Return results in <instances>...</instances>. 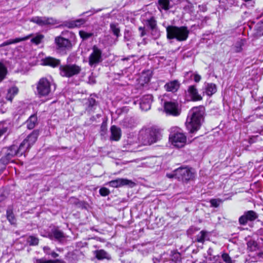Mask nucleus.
<instances>
[{
    "label": "nucleus",
    "instance_id": "6e6552de",
    "mask_svg": "<svg viewBox=\"0 0 263 263\" xmlns=\"http://www.w3.org/2000/svg\"><path fill=\"white\" fill-rule=\"evenodd\" d=\"M176 179L183 182L193 180L195 177L194 170L189 167H180L175 170Z\"/></svg>",
    "mask_w": 263,
    "mask_h": 263
},
{
    "label": "nucleus",
    "instance_id": "6ab92c4d",
    "mask_svg": "<svg viewBox=\"0 0 263 263\" xmlns=\"http://www.w3.org/2000/svg\"><path fill=\"white\" fill-rule=\"evenodd\" d=\"M175 5L173 0H158V8L160 11H167Z\"/></svg>",
    "mask_w": 263,
    "mask_h": 263
},
{
    "label": "nucleus",
    "instance_id": "8fccbe9b",
    "mask_svg": "<svg viewBox=\"0 0 263 263\" xmlns=\"http://www.w3.org/2000/svg\"><path fill=\"white\" fill-rule=\"evenodd\" d=\"M260 139V137L258 135L255 136H252L249 139V143L250 144H252L258 142Z\"/></svg>",
    "mask_w": 263,
    "mask_h": 263
},
{
    "label": "nucleus",
    "instance_id": "c03bdc74",
    "mask_svg": "<svg viewBox=\"0 0 263 263\" xmlns=\"http://www.w3.org/2000/svg\"><path fill=\"white\" fill-rule=\"evenodd\" d=\"M43 35L37 34L35 36L31 39V42L32 43L35 44V45H38L41 42V41L43 40Z\"/></svg>",
    "mask_w": 263,
    "mask_h": 263
},
{
    "label": "nucleus",
    "instance_id": "f3484780",
    "mask_svg": "<svg viewBox=\"0 0 263 263\" xmlns=\"http://www.w3.org/2000/svg\"><path fill=\"white\" fill-rule=\"evenodd\" d=\"M18 152L17 146L14 145L11 146L8 149L5 156L1 158V161L4 163H8L12 157L15 156H19Z\"/></svg>",
    "mask_w": 263,
    "mask_h": 263
},
{
    "label": "nucleus",
    "instance_id": "a18cd8bd",
    "mask_svg": "<svg viewBox=\"0 0 263 263\" xmlns=\"http://www.w3.org/2000/svg\"><path fill=\"white\" fill-rule=\"evenodd\" d=\"M221 257L226 263H233L234 262L228 253H223Z\"/></svg>",
    "mask_w": 263,
    "mask_h": 263
},
{
    "label": "nucleus",
    "instance_id": "aec40b11",
    "mask_svg": "<svg viewBox=\"0 0 263 263\" xmlns=\"http://www.w3.org/2000/svg\"><path fill=\"white\" fill-rule=\"evenodd\" d=\"M180 86L179 82L177 80H175L166 83L164 85V88L167 91L175 93L179 89Z\"/></svg>",
    "mask_w": 263,
    "mask_h": 263
},
{
    "label": "nucleus",
    "instance_id": "c756f323",
    "mask_svg": "<svg viewBox=\"0 0 263 263\" xmlns=\"http://www.w3.org/2000/svg\"><path fill=\"white\" fill-rule=\"evenodd\" d=\"M249 256L250 257L249 259L251 262H257L263 259V252L262 251H259L256 253H250Z\"/></svg>",
    "mask_w": 263,
    "mask_h": 263
},
{
    "label": "nucleus",
    "instance_id": "f8f14e48",
    "mask_svg": "<svg viewBox=\"0 0 263 263\" xmlns=\"http://www.w3.org/2000/svg\"><path fill=\"white\" fill-rule=\"evenodd\" d=\"M29 21L41 26L54 25L56 23L55 20L53 18L45 16H33L29 18Z\"/></svg>",
    "mask_w": 263,
    "mask_h": 263
},
{
    "label": "nucleus",
    "instance_id": "20e7f679",
    "mask_svg": "<svg viewBox=\"0 0 263 263\" xmlns=\"http://www.w3.org/2000/svg\"><path fill=\"white\" fill-rule=\"evenodd\" d=\"M166 30L168 39H176L179 42L186 41L190 33V30L186 26L177 27L169 25L166 27Z\"/></svg>",
    "mask_w": 263,
    "mask_h": 263
},
{
    "label": "nucleus",
    "instance_id": "6e6d98bb",
    "mask_svg": "<svg viewBox=\"0 0 263 263\" xmlns=\"http://www.w3.org/2000/svg\"><path fill=\"white\" fill-rule=\"evenodd\" d=\"M95 12H96V11H95L94 9H91L88 11L83 12V16H84V15H86L87 16H90V15H92V14H93Z\"/></svg>",
    "mask_w": 263,
    "mask_h": 263
},
{
    "label": "nucleus",
    "instance_id": "2f4dec72",
    "mask_svg": "<svg viewBox=\"0 0 263 263\" xmlns=\"http://www.w3.org/2000/svg\"><path fill=\"white\" fill-rule=\"evenodd\" d=\"M217 91L216 85L213 83H208L205 86V93L209 96H211Z\"/></svg>",
    "mask_w": 263,
    "mask_h": 263
},
{
    "label": "nucleus",
    "instance_id": "2eb2a0df",
    "mask_svg": "<svg viewBox=\"0 0 263 263\" xmlns=\"http://www.w3.org/2000/svg\"><path fill=\"white\" fill-rule=\"evenodd\" d=\"M153 101V97L152 95L147 94L143 96L139 102L141 109L143 111H147L150 109Z\"/></svg>",
    "mask_w": 263,
    "mask_h": 263
},
{
    "label": "nucleus",
    "instance_id": "0eeeda50",
    "mask_svg": "<svg viewBox=\"0 0 263 263\" xmlns=\"http://www.w3.org/2000/svg\"><path fill=\"white\" fill-rule=\"evenodd\" d=\"M161 104L166 114L173 116H178L180 115V109L178 103L175 99H170L167 95H164L161 99Z\"/></svg>",
    "mask_w": 263,
    "mask_h": 263
},
{
    "label": "nucleus",
    "instance_id": "9b49d317",
    "mask_svg": "<svg viewBox=\"0 0 263 263\" xmlns=\"http://www.w3.org/2000/svg\"><path fill=\"white\" fill-rule=\"evenodd\" d=\"M258 217V214L253 210L245 211L243 214L239 218L238 222L240 225L245 226L249 221H253Z\"/></svg>",
    "mask_w": 263,
    "mask_h": 263
},
{
    "label": "nucleus",
    "instance_id": "423d86ee",
    "mask_svg": "<svg viewBox=\"0 0 263 263\" xmlns=\"http://www.w3.org/2000/svg\"><path fill=\"white\" fill-rule=\"evenodd\" d=\"M74 38L75 35L71 32L67 30L62 31L61 35L55 39L57 49L60 50L70 49L71 47V41Z\"/></svg>",
    "mask_w": 263,
    "mask_h": 263
},
{
    "label": "nucleus",
    "instance_id": "bb28decb",
    "mask_svg": "<svg viewBox=\"0 0 263 263\" xmlns=\"http://www.w3.org/2000/svg\"><path fill=\"white\" fill-rule=\"evenodd\" d=\"M12 127V124L9 120L0 122V137Z\"/></svg>",
    "mask_w": 263,
    "mask_h": 263
},
{
    "label": "nucleus",
    "instance_id": "ddd939ff",
    "mask_svg": "<svg viewBox=\"0 0 263 263\" xmlns=\"http://www.w3.org/2000/svg\"><path fill=\"white\" fill-rule=\"evenodd\" d=\"M96 96L91 95L88 99H86L85 103V112L90 114L94 112L99 105V103L96 100Z\"/></svg>",
    "mask_w": 263,
    "mask_h": 263
},
{
    "label": "nucleus",
    "instance_id": "4be33fe9",
    "mask_svg": "<svg viewBox=\"0 0 263 263\" xmlns=\"http://www.w3.org/2000/svg\"><path fill=\"white\" fill-rule=\"evenodd\" d=\"M110 139L114 141H119L121 136V129L116 125H112L110 127Z\"/></svg>",
    "mask_w": 263,
    "mask_h": 263
},
{
    "label": "nucleus",
    "instance_id": "49530a36",
    "mask_svg": "<svg viewBox=\"0 0 263 263\" xmlns=\"http://www.w3.org/2000/svg\"><path fill=\"white\" fill-rule=\"evenodd\" d=\"M221 202V200L219 199H212L210 200L212 206L215 208H217Z\"/></svg>",
    "mask_w": 263,
    "mask_h": 263
},
{
    "label": "nucleus",
    "instance_id": "774afa93",
    "mask_svg": "<svg viewBox=\"0 0 263 263\" xmlns=\"http://www.w3.org/2000/svg\"><path fill=\"white\" fill-rule=\"evenodd\" d=\"M146 43H147L146 39L144 38V39H143L141 43H138V46H139L140 44H142L145 45Z\"/></svg>",
    "mask_w": 263,
    "mask_h": 263
},
{
    "label": "nucleus",
    "instance_id": "09e8293b",
    "mask_svg": "<svg viewBox=\"0 0 263 263\" xmlns=\"http://www.w3.org/2000/svg\"><path fill=\"white\" fill-rule=\"evenodd\" d=\"M107 131V123L103 121L100 127V133L102 135H104Z\"/></svg>",
    "mask_w": 263,
    "mask_h": 263
},
{
    "label": "nucleus",
    "instance_id": "a878e982",
    "mask_svg": "<svg viewBox=\"0 0 263 263\" xmlns=\"http://www.w3.org/2000/svg\"><path fill=\"white\" fill-rule=\"evenodd\" d=\"M94 254L98 260L107 259L110 260L111 256L105 250L103 249L98 250L94 251Z\"/></svg>",
    "mask_w": 263,
    "mask_h": 263
},
{
    "label": "nucleus",
    "instance_id": "cd10ccee",
    "mask_svg": "<svg viewBox=\"0 0 263 263\" xmlns=\"http://www.w3.org/2000/svg\"><path fill=\"white\" fill-rule=\"evenodd\" d=\"M60 64V61L59 60H57L51 57L46 58L43 61V64L44 65L50 66L52 67H57Z\"/></svg>",
    "mask_w": 263,
    "mask_h": 263
},
{
    "label": "nucleus",
    "instance_id": "58836bf2",
    "mask_svg": "<svg viewBox=\"0 0 263 263\" xmlns=\"http://www.w3.org/2000/svg\"><path fill=\"white\" fill-rule=\"evenodd\" d=\"M7 218L11 224H15L16 219L11 208H9L7 210Z\"/></svg>",
    "mask_w": 263,
    "mask_h": 263
},
{
    "label": "nucleus",
    "instance_id": "c9c22d12",
    "mask_svg": "<svg viewBox=\"0 0 263 263\" xmlns=\"http://www.w3.org/2000/svg\"><path fill=\"white\" fill-rule=\"evenodd\" d=\"M208 232L202 230L196 236V241L203 243L207 239Z\"/></svg>",
    "mask_w": 263,
    "mask_h": 263
},
{
    "label": "nucleus",
    "instance_id": "dca6fc26",
    "mask_svg": "<svg viewBox=\"0 0 263 263\" xmlns=\"http://www.w3.org/2000/svg\"><path fill=\"white\" fill-rule=\"evenodd\" d=\"M108 184L110 186L113 187H119L124 185H128L133 187L135 185V183L132 180L127 179L118 178L109 181Z\"/></svg>",
    "mask_w": 263,
    "mask_h": 263
},
{
    "label": "nucleus",
    "instance_id": "4c0bfd02",
    "mask_svg": "<svg viewBox=\"0 0 263 263\" xmlns=\"http://www.w3.org/2000/svg\"><path fill=\"white\" fill-rule=\"evenodd\" d=\"M248 249L251 253L254 252L258 249L257 243L254 240H250L247 242Z\"/></svg>",
    "mask_w": 263,
    "mask_h": 263
},
{
    "label": "nucleus",
    "instance_id": "1a4fd4ad",
    "mask_svg": "<svg viewBox=\"0 0 263 263\" xmlns=\"http://www.w3.org/2000/svg\"><path fill=\"white\" fill-rule=\"evenodd\" d=\"M80 66L76 64L67 63L59 67L60 74L63 77L70 78L80 73Z\"/></svg>",
    "mask_w": 263,
    "mask_h": 263
},
{
    "label": "nucleus",
    "instance_id": "37998d69",
    "mask_svg": "<svg viewBox=\"0 0 263 263\" xmlns=\"http://www.w3.org/2000/svg\"><path fill=\"white\" fill-rule=\"evenodd\" d=\"M133 33L129 30H125L124 32V40L125 41H132L133 39Z\"/></svg>",
    "mask_w": 263,
    "mask_h": 263
},
{
    "label": "nucleus",
    "instance_id": "393cba45",
    "mask_svg": "<svg viewBox=\"0 0 263 263\" xmlns=\"http://www.w3.org/2000/svg\"><path fill=\"white\" fill-rule=\"evenodd\" d=\"M31 36H32V34H29L28 35H27V36L23 37H18V38L14 39L9 40L6 42H4L2 44H0V48L5 46L10 45V44H15V43H18V42H20L22 41H26V40L30 39Z\"/></svg>",
    "mask_w": 263,
    "mask_h": 263
},
{
    "label": "nucleus",
    "instance_id": "864d4df0",
    "mask_svg": "<svg viewBox=\"0 0 263 263\" xmlns=\"http://www.w3.org/2000/svg\"><path fill=\"white\" fill-rule=\"evenodd\" d=\"M76 59V55L74 53L71 54L67 58V63L73 62Z\"/></svg>",
    "mask_w": 263,
    "mask_h": 263
},
{
    "label": "nucleus",
    "instance_id": "e2e57ef3",
    "mask_svg": "<svg viewBox=\"0 0 263 263\" xmlns=\"http://www.w3.org/2000/svg\"><path fill=\"white\" fill-rule=\"evenodd\" d=\"M198 7H199L200 10L202 12H204L206 10V7L205 5H199Z\"/></svg>",
    "mask_w": 263,
    "mask_h": 263
},
{
    "label": "nucleus",
    "instance_id": "5701e85b",
    "mask_svg": "<svg viewBox=\"0 0 263 263\" xmlns=\"http://www.w3.org/2000/svg\"><path fill=\"white\" fill-rule=\"evenodd\" d=\"M39 135V131L38 130H34L24 141H26V143L29 145L30 147H31L36 141Z\"/></svg>",
    "mask_w": 263,
    "mask_h": 263
},
{
    "label": "nucleus",
    "instance_id": "72a5a7b5",
    "mask_svg": "<svg viewBox=\"0 0 263 263\" xmlns=\"http://www.w3.org/2000/svg\"><path fill=\"white\" fill-rule=\"evenodd\" d=\"M30 147H30L29 145L26 143V141H23L20 145L19 147H17V151L18 152V153L19 156H22Z\"/></svg>",
    "mask_w": 263,
    "mask_h": 263
},
{
    "label": "nucleus",
    "instance_id": "69168bd1",
    "mask_svg": "<svg viewBox=\"0 0 263 263\" xmlns=\"http://www.w3.org/2000/svg\"><path fill=\"white\" fill-rule=\"evenodd\" d=\"M153 263H163V261L160 259L157 258H153Z\"/></svg>",
    "mask_w": 263,
    "mask_h": 263
},
{
    "label": "nucleus",
    "instance_id": "f704fd0d",
    "mask_svg": "<svg viewBox=\"0 0 263 263\" xmlns=\"http://www.w3.org/2000/svg\"><path fill=\"white\" fill-rule=\"evenodd\" d=\"M37 122V117L35 115H31L26 122L27 127L29 129H33Z\"/></svg>",
    "mask_w": 263,
    "mask_h": 263
},
{
    "label": "nucleus",
    "instance_id": "39448f33",
    "mask_svg": "<svg viewBox=\"0 0 263 263\" xmlns=\"http://www.w3.org/2000/svg\"><path fill=\"white\" fill-rule=\"evenodd\" d=\"M52 80L51 78H42L36 83V95L40 98H46L49 97L55 90V86L52 90Z\"/></svg>",
    "mask_w": 263,
    "mask_h": 263
},
{
    "label": "nucleus",
    "instance_id": "e433bc0d",
    "mask_svg": "<svg viewBox=\"0 0 263 263\" xmlns=\"http://www.w3.org/2000/svg\"><path fill=\"white\" fill-rule=\"evenodd\" d=\"M170 260L172 261L177 262L181 260V256L180 253L176 251H171L170 254Z\"/></svg>",
    "mask_w": 263,
    "mask_h": 263
},
{
    "label": "nucleus",
    "instance_id": "a19ab883",
    "mask_svg": "<svg viewBox=\"0 0 263 263\" xmlns=\"http://www.w3.org/2000/svg\"><path fill=\"white\" fill-rule=\"evenodd\" d=\"M43 250L46 255H50L52 258H56L59 256L57 253L54 251H52L48 247H44L43 248Z\"/></svg>",
    "mask_w": 263,
    "mask_h": 263
},
{
    "label": "nucleus",
    "instance_id": "de8ad7c7",
    "mask_svg": "<svg viewBox=\"0 0 263 263\" xmlns=\"http://www.w3.org/2000/svg\"><path fill=\"white\" fill-rule=\"evenodd\" d=\"M99 193L102 196H106L110 193V191L108 189L103 187L100 189Z\"/></svg>",
    "mask_w": 263,
    "mask_h": 263
},
{
    "label": "nucleus",
    "instance_id": "338daca9",
    "mask_svg": "<svg viewBox=\"0 0 263 263\" xmlns=\"http://www.w3.org/2000/svg\"><path fill=\"white\" fill-rule=\"evenodd\" d=\"M101 115L100 114H97L96 115V117L95 116H92L90 118V120L92 121H96V118H100L101 117Z\"/></svg>",
    "mask_w": 263,
    "mask_h": 263
},
{
    "label": "nucleus",
    "instance_id": "5fc2aeb1",
    "mask_svg": "<svg viewBox=\"0 0 263 263\" xmlns=\"http://www.w3.org/2000/svg\"><path fill=\"white\" fill-rule=\"evenodd\" d=\"M213 249L212 248H210L207 251V253H208V255L210 256V260H212V257L213 258H215V256L213 254Z\"/></svg>",
    "mask_w": 263,
    "mask_h": 263
},
{
    "label": "nucleus",
    "instance_id": "c85d7f7f",
    "mask_svg": "<svg viewBox=\"0 0 263 263\" xmlns=\"http://www.w3.org/2000/svg\"><path fill=\"white\" fill-rule=\"evenodd\" d=\"M64 25L65 26L68 28H72L80 26L81 25H82V19L80 18L76 20L65 21L64 22Z\"/></svg>",
    "mask_w": 263,
    "mask_h": 263
},
{
    "label": "nucleus",
    "instance_id": "603ef678",
    "mask_svg": "<svg viewBox=\"0 0 263 263\" xmlns=\"http://www.w3.org/2000/svg\"><path fill=\"white\" fill-rule=\"evenodd\" d=\"M93 35V33L86 32L83 31V41L91 37Z\"/></svg>",
    "mask_w": 263,
    "mask_h": 263
},
{
    "label": "nucleus",
    "instance_id": "3c124183",
    "mask_svg": "<svg viewBox=\"0 0 263 263\" xmlns=\"http://www.w3.org/2000/svg\"><path fill=\"white\" fill-rule=\"evenodd\" d=\"M133 122L134 119L133 118H127L124 121V123L126 124L125 125L128 128H132L133 126V125L132 124Z\"/></svg>",
    "mask_w": 263,
    "mask_h": 263
},
{
    "label": "nucleus",
    "instance_id": "4d7b16f0",
    "mask_svg": "<svg viewBox=\"0 0 263 263\" xmlns=\"http://www.w3.org/2000/svg\"><path fill=\"white\" fill-rule=\"evenodd\" d=\"M193 79L195 82H199L201 80V76L198 74H193Z\"/></svg>",
    "mask_w": 263,
    "mask_h": 263
},
{
    "label": "nucleus",
    "instance_id": "7c9ffc66",
    "mask_svg": "<svg viewBox=\"0 0 263 263\" xmlns=\"http://www.w3.org/2000/svg\"><path fill=\"white\" fill-rule=\"evenodd\" d=\"M18 92V89L17 87L13 86L11 87L8 90L6 97V99L8 101H12L13 98L17 94Z\"/></svg>",
    "mask_w": 263,
    "mask_h": 263
},
{
    "label": "nucleus",
    "instance_id": "13d9d810",
    "mask_svg": "<svg viewBox=\"0 0 263 263\" xmlns=\"http://www.w3.org/2000/svg\"><path fill=\"white\" fill-rule=\"evenodd\" d=\"M193 5L191 3H189L187 5L185 6L184 8V9L186 10H189L191 12L193 11Z\"/></svg>",
    "mask_w": 263,
    "mask_h": 263
},
{
    "label": "nucleus",
    "instance_id": "9d476101",
    "mask_svg": "<svg viewBox=\"0 0 263 263\" xmlns=\"http://www.w3.org/2000/svg\"><path fill=\"white\" fill-rule=\"evenodd\" d=\"M92 52L89 57L88 63L91 67H95L103 61L102 51L96 45L92 47Z\"/></svg>",
    "mask_w": 263,
    "mask_h": 263
},
{
    "label": "nucleus",
    "instance_id": "f257e3e1",
    "mask_svg": "<svg viewBox=\"0 0 263 263\" xmlns=\"http://www.w3.org/2000/svg\"><path fill=\"white\" fill-rule=\"evenodd\" d=\"M141 21L143 26L138 28L140 37H143L149 33L152 37L156 40L160 36V31L157 26L155 16L151 12H147L141 16Z\"/></svg>",
    "mask_w": 263,
    "mask_h": 263
},
{
    "label": "nucleus",
    "instance_id": "bf43d9fd",
    "mask_svg": "<svg viewBox=\"0 0 263 263\" xmlns=\"http://www.w3.org/2000/svg\"><path fill=\"white\" fill-rule=\"evenodd\" d=\"M87 83L89 84H94L96 83L95 79L93 77H89Z\"/></svg>",
    "mask_w": 263,
    "mask_h": 263
},
{
    "label": "nucleus",
    "instance_id": "ea45409f",
    "mask_svg": "<svg viewBox=\"0 0 263 263\" xmlns=\"http://www.w3.org/2000/svg\"><path fill=\"white\" fill-rule=\"evenodd\" d=\"M7 72V69L3 63L0 62V82L5 77Z\"/></svg>",
    "mask_w": 263,
    "mask_h": 263
},
{
    "label": "nucleus",
    "instance_id": "b1692460",
    "mask_svg": "<svg viewBox=\"0 0 263 263\" xmlns=\"http://www.w3.org/2000/svg\"><path fill=\"white\" fill-rule=\"evenodd\" d=\"M246 43L245 39H239L233 45L232 49L234 52H241L243 49Z\"/></svg>",
    "mask_w": 263,
    "mask_h": 263
},
{
    "label": "nucleus",
    "instance_id": "7ed1b4c3",
    "mask_svg": "<svg viewBox=\"0 0 263 263\" xmlns=\"http://www.w3.org/2000/svg\"><path fill=\"white\" fill-rule=\"evenodd\" d=\"M161 136L160 128L151 127L141 131L139 139L144 145H151L160 140Z\"/></svg>",
    "mask_w": 263,
    "mask_h": 263
},
{
    "label": "nucleus",
    "instance_id": "052dcab7",
    "mask_svg": "<svg viewBox=\"0 0 263 263\" xmlns=\"http://www.w3.org/2000/svg\"><path fill=\"white\" fill-rule=\"evenodd\" d=\"M47 263H64V262L58 259L55 260H48Z\"/></svg>",
    "mask_w": 263,
    "mask_h": 263
},
{
    "label": "nucleus",
    "instance_id": "79ce46f5",
    "mask_svg": "<svg viewBox=\"0 0 263 263\" xmlns=\"http://www.w3.org/2000/svg\"><path fill=\"white\" fill-rule=\"evenodd\" d=\"M27 242L30 246H35L37 245L39 243L38 238L34 236H30L27 238Z\"/></svg>",
    "mask_w": 263,
    "mask_h": 263
},
{
    "label": "nucleus",
    "instance_id": "4468645a",
    "mask_svg": "<svg viewBox=\"0 0 263 263\" xmlns=\"http://www.w3.org/2000/svg\"><path fill=\"white\" fill-rule=\"evenodd\" d=\"M173 144L177 147H182L186 142V138L184 134L177 132L170 137Z\"/></svg>",
    "mask_w": 263,
    "mask_h": 263
},
{
    "label": "nucleus",
    "instance_id": "f03ea898",
    "mask_svg": "<svg viewBox=\"0 0 263 263\" xmlns=\"http://www.w3.org/2000/svg\"><path fill=\"white\" fill-rule=\"evenodd\" d=\"M204 114V108L202 106L194 107L189 112L185 124L190 133H193L200 128Z\"/></svg>",
    "mask_w": 263,
    "mask_h": 263
},
{
    "label": "nucleus",
    "instance_id": "a211bd4d",
    "mask_svg": "<svg viewBox=\"0 0 263 263\" xmlns=\"http://www.w3.org/2000/svg\"><path fill=\"white\" fill-rule=\"evenodd\" d=\"M48 236L51 239H54L60 242L64 241L65 239L64 234L61 230L57 228L52 229Z\"/></svg>",
    "mask_w": 263,
    "mask_h": 263
},
{
    "label": "nucleus",
    "instance_id": "412c9836",
    "mask_svg": "<svg viewBox=\"0 0 263 263\" xmlns=\"http://www.w3.org/2000/svg\"><path fill=\"white\" fill-rule=\"evenodd\" d=\"M187 92L192 101H197L202 99V97L199 94L196 85H190L187 88Z\"/></svg>",
    "mask_w": 263,
    "mask_h": 263
},
{
    "label": "nucleus",
    "instance_id": "680f3d73",
    "mask_svg": "<svg viewBox=\"0 0 263 263\" xmlns=\"http://www.w3.org/2000/svg\"><path fill=\"white\" fill-rule=\"evenodd\" d=\"M175 170L171 174H167L166 176L169 178H176V176L175 175Z\"/></svg>",
    "mask_w": 263,
    "mask_h": 263
},
{
    "label": "nucleus",
    "instance_id": "473e14b6",
    "mask_svg": "<svg viewBox=\"0 0 263 263\" xmlns=\"http://www.w3.org/2000/svg\"><path fill=\"white\" fill-rule=\"evenodd\" d=\"M110 30L117 38L120 35V29L117 23H111L110 24Z\"/></svg>",
    "mask_w": 263,
    "mask_h": 263
},
{
    "label": "nucleus",
    "instance_id": "0e129e2a",
    "mask_svg": "<svg viewBox=\"0 0 263 263\" xmlns=\"http://www.w3.org/2000/svg\"><path fill=\"white\" fill-rule=\"evenodd\" d=\"M47 260H46L45 259H44V258H42V259H37L36 260V262L34 263H47Z\"/></svg>",
    "mask_w": 263,
    "mask_h": 263
}]
</instances>
